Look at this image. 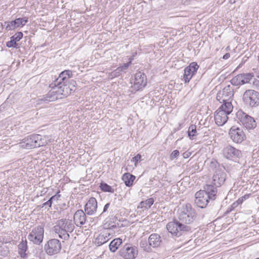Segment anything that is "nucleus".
Returning a JSON list of instances; mask_svg holds the SVG:
<instances>
[{"mask_svg":"<svg viewBox=\"0 0 259 259\" xmlns=\"http://www.w3.org/2000/svg\"><path fill=\"white\" fill-rule=\"evenodd\" d=\"M169 232L168 231V232L164 233L162 234V236L161 237L162 239L163 240L162 245H164L168 243L172 239V237L169 236ZM170 233L171 234L170 232Z\"/></svg>","mask_w":259,"mask_h":259,"instance_id":"nucleus-35","label":"nucleus"},{"mask_svg":"<svg viewBox=\"0 0 259 259\" xmlns=\"http://www.w3.org/2000/svg\"><path fill=\"white\" fill-rule=\"evenodd\" d=\"M242 76L240 75V74L236 75V76L234 77L230 81L231 84L233 85L238 86L241 84H243L242 81L243 80H241L242 79Z\"/></svg>","mask_w":259,"mask_h":259,"instance_id":"nucleus-33","label":"nucleus"},{"mask_svg":"<svg viewBox=\"0 0 259 259\" xmlns=\"http://www.w3.org/2000/svg\"><path fill=\"white\" fill-rule=\"evenodd\" d=\"M23 33L22 32H17L14 35L10 37V40L6 42V47L8 48H14L19 49L20 48L21 44L18 43L23 37Z\"/></svg>","mask_w":259,"mask_h":259,"instance_id":"nucleus-19","label":"nucleus"},{"mask_svg":"<svg viewBox=\"0 0 259 259\" xmlns=\"http://www.w3.org/2000/svg\"><path fill=\"white\" fill-rule=\"evenodd\" d=\"M60 192V190L58 191L55 195L52 196L47 201L40 205L39 207L40 208L45 207V208H51L53 202L55 201L57 202L60 199L61 197V195L59 194Z\"/></svg>","mask_w":259,"mask_h":259,"instance_id":"nucleus-23","label":"nucleus"},{"mask_svg":"<svg viewBox=\"0 0 259 259\" xmlns=\"http://www.w3.org/2000/svg\"><path fill=\"white\" fill-rule=\"evenodd\" d=\"M256 76L259 78V72L256 74Z\"/></svg>","mask_w":259,"mask_h":259,"instance_id":"nucleus-50","label":"nucleus"},{"mask_svg":"<svg viewBox=\"0 0 259 259\" xmlns=\"http://www.w3.org/2000/svg\"><path fill=\"white\" fill-rule=\"evenodd\" d=\"M85 212L81 209L77 210L74 213L73 221L74 224L77 226H81L87 222V215Z\"/></svg>","mask_w":259,"mask_h":259,"instance_id":"nucleus-20","label":"nucleus"},{"mask_svg":"<svg viewBox=\"0 0 259 259\" xmlns=\"http://www.w3.org/2000/svg\"><path fill=\"white\" fill-rule=\"evenodd\" d=\"M18 253L22 257H25L26 256V251L28 249L27 242L25 239V240H22L18 245Z\"/></svg>","mask_w":259,"mask_h":259,"instance_id":"nucleus-26","label":"nucleus"},{"mask_svg":"<svg viewBox=\"0 0 259 259\" xmlns=\"http://www.w3.org/2000/svg\"><path fill=\"white\" fill-rule=\"evenodd\" d=\"M72 76V72L71 70H65L61 72L58 77L56 78L52 83H56L57 85L61 84L62 82H68L69 79Z\"/></svg>","mask_w":259,"mask_h":259,"instance_id":"nucleus-21","label":"nucleus"},{"mask_svg":"<svg viewBox=\"0 0 259 259\" xmlns=\"http://www.w3.org/2000/svg\"><path fill=\"white\" fill-rule=\"evenodd\" d=\"M135 179L136 177L129 172L124 174L122 177V180L123 181L125 185L128 187L133 186Z\"/></svg>","mask_w":259,"mask_h":259,"instance_id":"nucleus-24","label":"nucleus"},{"mask_svg":"<svg viewBox=\"0 0 259 259\" xmlns=\"http://www.w3.org/2000/svg\"><path fill=\"white\" fill-rule=\"evenodd\" d=\"M233 1V0H230V2L232 3V2Z\"/></svg>","mask_w":259,"mask_h":259,"instance_id":"nucleus-51","label":"nucleus"},{"mask_svg":"<svg viewBox=\"0 0 259 259\" xmlns=\"http://www.w3.org/2000/svg\"><path fill=\"white\" fill-rule=\"evenodd\" d=\"M179 154L180 152L179 150H175L173 151L170 156L171 159L177 158L179 156Z\"/></svg>","mask_w":259,"mask_h":259,"instance_id":"nucleus-42","label":"nucleus"},{"mask_svg":"<svg viewBox=\"0 0 259 259\" xmlns=\"http://www.w3.org/2000/svg\"><path fill=\"white\" fill-rule=\"evenodd\" d=\"M223 154L226 158L235 161L242 156L241 151L231 145H227L224 148Z\"/></svg>","mask_w":259,"mask_h":259,"instance_id":"nucleus-12","label":"nucleus"},{"mask_svg":"<svg viewBox=\"0 0 259 259\" xmlns=\"http://www.w3.org/2000/svg\"><path fill=\"white\" fill-rule=\"evenodd\" d=\"M217 189L212 185H206L203 190H200L195 194V204L198 207L203 208L208 204L211 203L215 199Z\"/></svg>","mask_w":259,"mask_h":259,"instance_id":"nucleus-3","label":"nucleus"},{"mask_svg":"<svg viewBox=\"0 0 259 259\" xmlns=\"http://www.w3.org/2000/svg\"><path fill=\"white\" fill-rule=\"evenodd\" d=\"M74 228L71 220L62 219L57 221L53 230L55 233L58 234L59 238L67 240L70 237L69 233L72 232Z\"/></svg>","mask_w":259,"mask_h":259,"instance_id":"nucleus-4","label":"nucleus"},{"mask_svg":"<svg viewBox=\"0 0 259 259\" xmlns=\"http://www.w3.org/2000/svg\"><path fill=\"white\" fill-rule=\"evenodd\" d=\"M25 41H26V40H28V42H29V41H30V38H27V37H25Z\"/></svg>","mask_w":259,"mask_h":259,"instance_id":"nucleus-49","label":"nucleus"},{"mask_svg":"<svg viewBox=\"0 0 259 259\" xmlns=\"http://www.w3.org/2000/svg\"><path fill=\"white\" fill-rule=\"evenodd\" d=\"M14 20L16 22V25L17 28H18L24 26L28 22V18L26 17H24L16 18Z\"/></svg>","mask_w":259,"mask_h":259,"instance_id":"nucleus-29","label":"nucleus"},{"mask_svg":"<svg viewBox=\"0 0 259 259\" xmlns=\"http://www.w3.org/2000/svg\"><path fill=\"white\" fill-rule=\"evenodd\" d=\"M62 248L61 242L57 239H51L44 245V251L49 255H54L60 252Z\"/></svg>","mask_w":259,"mask_h":259,"instance_id":"nucleus-10","label":"nucleus"},{"mask_svg":"<svg viewBox=\"0 0 259 259\" xmlns=\"http://www.w3.org/2000/svg\"><path fill=\"white\" fill-rule=\"evenodd\" d=\"M20 144L22 148L30 149L45 146L47 142L41 135L33 134L24 138Z\"/></svg>","mask_w":259,"mask_h":259,"instance_id":"nucleus-5","label":"nucleus"},{"mask_svg":"<svg viewBox=\"0 0 259 259\" xmlns=\"http://www.w3.org/2000/svg\"><path fill=\"white\" fill-rule=\"evenodd\" d=\"M233 96V90L230 85H227L222 91H219L216 97L217 100L220 103H231L229 100Z\"/></svg>","mask_w":259,"mask_h":259,"instance_id":"nucleus-14","label":"nucleus"},{"mask_svg":"<svg viewBox=\"0 0 259 259\" xmlns=\"http://www.w3.org/2000/svg\"><path fill=\"white\" fill-rule=\"evenodd\" d=\"M138 254L137 247L131 244H125L118 251V254L124 259H135Z\"/></svg>","mask_w":259,"mask_h":259,"instance_id":"nucleus-11","label":"nucleus"},{"mask_svg":"<svg viewBox=\"0 0 259 259\" xmlns=\"http://www.w3.org/2000/svg\"><path fill=\"white\" fill-rule=\"evenodd\" d=\"M122 242V240L120 238L114 239L109 245L110 250L113 252H115Z\"/></svg>","mask_w":259,"mask_h":259,"instance_id":"nucleus-28","label":"nucleus"},{"mask_svg":"<svg viewBox=\"0 0 259 259\" xmlns=\"http://www.w3.org/2000/svg\"><path fill=\"white\" fill-rule=\"evenodd\" d=\"M188 134L190 139L193 140L194 137L197 135L196 126L194 124L191 125L189 127Z\"/></svg>","mask_w":259,"mask_h":259,"instance_id":"nucleus-31","label":"nucleus"},{"mask_svg":"<svg viewBox=\"0 0 259 259\" xmlns=\"http://www.w3.org/2000/svg\"><path fill=\"white\" fill-rule=\"evenodd\" d=\"M44 226L38 225L33 228L28 236V239L36 245H40L44 236Z\"/></svg>","mask_w":259,"mask_h":259,"instance_id":"nucleus-9","label":"nucleus"},{"mask_svg":"<svg viewBox=\"0 0 259 259\" xmlns=\"http://www.w3.org/2000/svg\"><path fill=\"white\" fill-rule=\"evenodd\" d=\"M244 104L250 108L256 107L259 105V93L253 90L246 91L243 95Z\"/></svg>","mask_w":259,"mask_h":259,"instance_id":"nucleus-7","label":"nucleus"},{"mask_svg":"<svg viewBox=\"0 0 259 259\" xmlns=\"http://www.w3.org/2000/svg\"><path fill=\"white\" fill-rule=\"evenodd\" d=\"M105 238L103 236H99L96 240V243L99 246L106 242Z\"/></svg>","mask_w":259,"mask_h":259,"instance_id":"nucleus-39","label":"nucleus"},{"mask_svg":"<svg viewBox=\"0 0 259 259\" xmlns=\"http://www.w3.org/2000/svg\"><path fill=\"white\" fill-rule=\"evenodd\" d=\"M49 87L51 88V90L48 94L38 99V101L40 103L42 102L48 103L58 99H62L67 97L72 93L69 90V85H67V82L66 81L62 82L60 85H57L56 83H51Z\"/></svg>","mask_w":259,"mask_h":259,"instance_id":"nucleus-2","label":"nucleus"},{"mask_svg":"<svg viewBox=\"0 0 259 259\" xmlns=\"http://www.w3.org/2000/svg\"><path fill=\"white\" fill-rule=\"evenodd\" d=\"M236 117L238 122L244 125L246 128H254L256 126L254 118L241 110L237 112Z\"/></svg>","mask_w":259,"mask_h":259,"instance_id":"nucleus-8","label":"nucleus"},{"mask_svg":"<svg viewBox=\"0 0 259 259\" xmlns=\"http://www.w3.org/2000/svg\"><path fill=\"white\" fill-rule=\"evenodd\" d=\"M120 69H119L118 67L115 69L114 71H112L111 73L110 76L111 77V78L116 77L117 76H119L121 71L120 70Z\"/></svg>","mask_w":259,"mask_h":259,"instance_id":"nucleus-40","label":"nucleus"},{"mask_svg":"<svg viewBox=\"0 0 259 259\" xmlns=\"http://www.w3.org/2000/svg\"><path fill=\"white\" fill-rule=\"evenodd\" d=\"M239 203H238L237 201H236L235 202H234L232 205V207L234 208H235L236 207H237L238 205H239Z\"/></svg>","mask_w":259,"mask_h":259,"instance_id":"nucleus-47","label":"nucleus"},{"mask_svg":"<svg viewBox=\"0 0 259 259\" xmlns=\"http://www.w3.org/2000/svg\"><path fill=\"white\" fill-rule=\"evenodd\" d=\"M98 202L94 197H91L84 206V211L88 215H93L97 211Z\"/></svg>","mask_w":259,"mask_h":259,"instance_id":"nucleus-18","label":"nucleus"},{"mask_svg":"<svg viewBox=\"0 0 259 259\" xmlns=\"http://www.w3.org/2000/svg\"><path fill=\"white\" fill-rule=\"evenodd\" d=\"M230 57V54L229 53H226L223 57L225 60L228 59Z\"/></svg>","mask_w":259,"mask_h":259,"instance_id":"nucleus-46","label":"nucleus"},{"mask_svg":"<svg viewBox=\"0 0 259 259\" xmlns=\"http://www.w3.org/2000/svg\"><path fill=\"white\" fill-rule=\"evenodd\" d=\"M229 135L232 141L238 144L241 143L246 139V135L243 130L235 126L230 128Z\"/></svg>","mask_w":259,"mask_h":259,"instance_id":"nucleus-15","label":"nucleus"},{"mask_svg":"<svg viewBox=\"0 0 259 259\" xmlns=\"http://www.w3.org/2000/svg\"><path fill=\"white\" fill-rule=\"evenodd\" d=\"M233 109L231 103L223 104L214 113V120L219 126L223 125L228 119V115L230 114Z\"/></svg>","mask_w":259,"mask_h":259,"instance_id":"nucleus-6","label":"nucleus"},{"mask_svg":"<svg viewBox=\"0 0 259 259\" xmlns=\"http://www.w3.org/2000/svg\"><path fill=\"white\" fill-rule=\"evenodd\" d=\"M240 75L242 76L241 80H243L242 81L243 84L249 82L254 76L253 73H241Z\"/></svg>","mask_w":259,"mask_h":259,"instance_id":"nucleus-32","label":"nucleus"},{"mask_svg":"<svg viewBox=\"0 0 259 259\" xmlns=\"http://www.w3.org/2000/svg\"><path fill=\"white\" fill-rule=\"evenodd\" d=\"M141 158V155L140 154H138L136 156L134 157L132 159V161L135 162V165L138 163Z\"/></svg>","mask_w":259,"mask_h":259,"instance_id":"nucleus-43","label":"nucleus"},{"mask_svg":"<svg viewBox=\"0 0 259 259\" xmlns=\"http://www.w3.org/2000/svg\"><path fill=\"white\" fill-rule=\"evenodd\" d=\"M249 196L247 195H245L242 197H240L237 200L238 203L239 204H241L247 198H248Z\"/></svg>","mask_w":259,"mask_h":259,"instance_id":"nucleus-44","label":"nucleus"},{"mask_svg":"<svg viewBox=\"0 0 259 259\" xmlns=\"http://www.w3.org/2000/svg\"><path fill=\"white\" fill-rule=\"evenodd\" d=\"M198 68L199 65L195 62L191 63L185 68L183 78L185 83H188L190 81L192 77L196 73Z\"/></svg>","mask_w":259,"mask_h":259,"instance_id":"nucleus-16","label":"nucleus"},{"mask_svg":"<svg viewBox=\"0 0 259 259\" xmlns=\"http://www.w3.org/2000/svg\"><path fill=\"white\" fill-rule=\"evenodd\" d=\"M196 213L190 203H187L179 209L178 219H175L166 225L167 231L177 237H184L191 233L192 228L187 225L192 224L196 218Z\"/></svg>","mask_w":259,"mask_h":259,"instance_id":"nucleus-1","label":"nucleus"},{"mask_svg":"<svg viewBox=\"0 0 259 259\" xmlns=\"http://www.w3.org/2000/svg\"><path fill=\"white\" fill-rule=\"evenodd\" d=\"M140 245L146 252H149L152 250L151 245H150V244L146 240L141 241Z\"/></svg>","mask_w":259,"mask_h":259,"instance_id":"nucleus-34","label":"nucleus"},{"mask_svg":"<svg viewBox=\"0 0 259 259\" xmlns=\"http://www.w3.org/2000/svg\"><path fill=\"white\" fill-rule=\"evenodd\" d=\"M67 85H69V90L71 91L72 93L75 91L76 82L75 80L73 79L68 80L67 82Z\"/></svg>","mask_w":259,"mask_h":259,"instance_id":"nucleus-37","label":"nucleus"},{"mask_svg":"<svg viewBox=\"0 0 259 259\" xmlns=\"http://www.w3.org/2000/svg\"><path fill=\"white\" fill-rule=\"evenodd\" d=\"M154 202V199L153 198H150L146 199L145 201L140 202L138 205L137 208H144L145 209H148L151 207Z\"/></svg>","mask_w":259,"mask_h":259,"instance_id":"nucleus-27","label":"nucleus"},{"mask_svg":"<svg viewBox=\"0 0 259 259\" xmlns=\"http://www.w3.org/2000/svg\"><path fill=\"white\" fill-rule=\"evenodd\" d=\"M147 84L146 76L144 73L138 72L135 75L133 84L131 88L135 92L143 89Z\"/></svg>","mask_w":259,"mask_h":259,"instance_id":"nucleus-13","label":"nucleus"},{"mask_svg":"<svg viewBox=\"0 0 259 259\" xmlns=\"http://www.w3.org/2000/svg\"><path fill=\"white\" fill-rule=\"evenodd\" d=\"M110 206V203L108 202L106 203L103 208V211L102 213L97 217V219H101V218L104 215V214L107 211L108 209H109V207Z\"/></svg>","mask_w":259,"mask_h":259,"instance_id":"nucleus-38","label":"nucleus"},{"mask_svg":"<svg viewBox=\"0 0 259 259\" xmlns=\"http://www.w3.org/2000/svg\"><path fill=\"white\" fill-rule=\"evenodd\" d=\"M100 189L105 192L114 193V189L111 186L104 182H101L100 184Z\"/></svg>","mask_w":259,"mask_h":259,"instance_id":"nucleus-30","label":"nucleus"},{"mask_svg":"<svg viewBox=\"0 0 259 259\" xmlns=\"http://www.w3.org/2000/svg\"><path fill=\"white\" fill-rule=\"evenodd\" d=\"M148 243L153 248L158 247L162 245L163 240L160 235L153 233L148 238Z\"/></svg>","mask_w":259,"mask_h":259,"instance_id":"nucleus-22","label":"nucleus"},{"mask_svg":"<svg viewBox=\"0 0 259 259\" xmlns=\"http://www.w3.org/2000/svg\"><path fill=\"white\" fill-rule=\"evenodd\" d=\"M220 164L217 160L212 159L209 163V168L215 171L217 169H222L220 168Z\"/></svg>","mask_w":259,"mask_h":259,"instance_id":"nucleus-36","label":"nucleus"},{"mask_svg":"<svg viewBox=\"0 0 259 259\" xmlns=\"http://www.w3.org/2000/svg\"><path fill=\"white\" fill-rule=\"evenodd\" d=\"M16 22L15 20L6 21L1 23V26L5 29L6 31L14 30L17 29L16 25Z\"/></svg>","mask_w":259,"mask_h":259,"instance_id":"nucleus-25","label":"nucleus"},{"mask_svg":"<svg viewBox=\"0 0 259 259\" xmlns=\"http://www.w3.org/2000/svg\"><path fill=\"white\" fill-rule=\"evenodd\" d=\"M189 156V154H186V153H184V157L185 158H188Z\"/></svg>","mask_w":259,"mask_h":259,"instance_id":"nucleus-48","label":"nucleus"},{"mask_svg":"<svg viewBox=\"0 0 259 259\" xmlns=\"http://www.w3.org/2000/svg\"><path fill=\"white\" fill-rule=\"evenodd\" d=\"M131 64V61H130L128 63H124L123 65L118 67V68L119 69H120V70L121 72L124 71L128 68V67H129V66Z\"/></svg>","mask_w":259,"mask_h":259,"instance_id":"nucleus-41","label":"nucleus"},{"mask_svg":"<svg viewBox=\"0 0 259 259\" xmlns=\"http://www.w3.org/2000/svg\"><path fill=\"white\" fill-rule=\"evenodd\" d=\"M234 208L232 207V206L230 205L226 210V211L225 212V214H227L229 213H230L232 210H233Z\"/></svg>","mask_w":259,"mask_h":259,"instance_id":"nucleus-45","label":"nucleus"},{"mask_svg":"<svg viewBox=\"0 0 259 259\" xmlns=\"http://www.w3.org/2000/svg\"><path fill=\"white\" fill-rule=\"evenodd\" d=\"M227 174L223 169L215 170L212 177V185L217 189L224 184L226 181Z\"/></svg>","mask_w":259,"mask_h":259,"instance_id":"nucleus-17","label":"nucleus"}]
</instances>
